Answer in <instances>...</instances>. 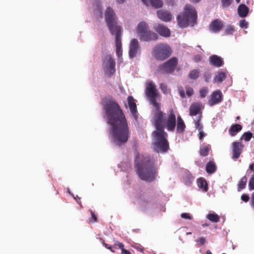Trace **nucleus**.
Wrapping results in <instances>:
<instances>
[{"label": "nucleus", "instance_id": "nucleus-1", "mask_svg": "<svg viewBox=\"0 0 254 254\" xmlns=\"http://www.w3.org/2000/svg\"><path fill=\"white\" fill-rule=\"evenodd\" d=\"M103 109L107 123L111 126V133L113 141L118 146L126 143L129 136V130L125 115L120 106L113 99L106 101Z\"/></svg>", "mask_w": 254, "mask_h": 254}, {"label": "nucleus", "instance_id": "nucleus-2", "mask_svg": "<svg viewBox=\"0 0 254 254\" xmlns=\"http://www.w3.org/2000/svg\"><path fill=\"white\" fill-rule=\"evenodd\" d=\"M153 107L152 120L156 128L152 132L154 149L158 153H165L168 150L169 144L167 139L168 134L164 129L166 127L167 130L173 131L176 127V118L173 110L170 111L167 118L165 113L161 110L160 104Z\"/></svg>", "mask_w": 254, "mask_h": 254}, {"label": "nucleus", "instance_id": "nucleus-3", "mask_svg": "<svg viewBox=\"0 0 254 254\" xmlns=\"http://www.w3.org/2000/svg\"><path fill=\"white\" fill-rule=\"evenodd\" d=\"M105 20L112 35L115 36L116 53L120 58L122 55V35L123 30L121 26L118 25L117 16L114 10L108 7L105 11Z\"/></svg>", "mask_w": 254, "mask_h": 254}, {"label": "nucleus", "instance_id": "nucleus-4", "mask_svg": "<svg viewBox=\"0 0 254 254\" xmlns=\"http://www.w3.org/2000/svg\"><path fill=\"white\" fill-rule=\"evenodd\" d=\"M138 159H135V167L139 178L147 182L154 181L157 173L154 161L149 156L142 155L140 161Z\"/></svg>", "mask_w": 254, "mask_h": 254}, {"label": "nucleus", "instance_id": "nucleus-5", "mask_svg": "<svg viewBox=\"0 0 254 254\" xmlns=\"http://www.w3.org/2000/svg\"><path fill=\"white\" fill-rule=\"evenodd\" d=\"M197 12L193 6L190 4H186L184 7V11L177 16V20L179 26L186 28L190 24L192 26L196 22Z\"/></svg>", "mask_w": 254, "mask_h": 254}, {"label": "nucleus", "instance_id": "nucleus-6", "mask_svg": "<svg viewBox=\"0 0 254 254\" xmlns=\"http://www.w3.org/2000/svg\"><path fill=\"white\" fill-rule=\"evenodd\" d=\"M136 32L140 40L145 42L156 41L158 39L157 34L152 32L147 23L144 21H141L138 24Z\"/></svg>", "mask_w": 254, "mask_h": 254}, {"label": "nucleus", "instance_id": "nucleus-7", "mask_svg": "<svg viewBox=\"0 0 254 254\" xmlns=\"http://www.w3.org/2000/svg\"><path fill=\"white\" fill-rule=\"evenodd\" d=\"M172 53L171 48L167 44L159 43L156 45L152 51L154 58L159 61H164L170 57Z\"/></svg>", "mask_w": 254, "mask_h": 254}, {"label": "nucleus", "instance_id": "nucleus-8", "mask_svg": "<svg viewBox=\"0 0 254 254\" xmlns=\"http://www.w3.org/2000/svg\"><path fill=\"white\" fill-rule=\"evenodd\" d=\"M178 63L177 58L174 57L168 60L166 62L160 64L157 68L158 72L163 74H171L175 70Z\"/></svg>", "mask_w": 254, "mask_h": 254}, {"label": "nucleus", "instance_id": "nucleus-9", "mask_svg": "<svg viewBox=\"0 0 254 254\" xmlns=\"http://www.w3.org/2000/svg\"><path fill=\"white\" fill-rule=\"evenodd\" d=\"M145 95L149 100L150 103L152 106L159 104L156 101V98L159 96V93L156 88V85L152 81H149L146 85L145 90Z\"/></svg>", "mask_w": 254, "mask_h": 254}, {"label": "nucleus", "instance_id": "nucleus-10", "mask_svg": "<svg viewBox=\"0 0 254 254\" xmlns=\"http://www.w3.org/2000/svg\"><path fill=\"white\" fill-rule=\"evenodd\" d=\"M103 66L105 72L111 76L115 72V62L114 60L110 55H107L105 57L103 61Z\"/></svg>", "mask_w": 254, "mask_h": 254}, {"label": "nucleus", "instance_id": "nucleus-11", "mask_svg": "<svg viewBox=\"0 0 254 254\" xmlns=\"http://www.w3.org/2000/svg\"><path fill=\"white\" fill-rule=\"evenodd\" d=\"M154 29L156 32L162 37L167 38L171 35L170 29L163 24H158L154 27Z\"/></svg>", "mask_w": 254, "mask_h": 254}, {"label": "nucleus", "instance_id": "nucleus-12", "mask_svg": "<svg viewBox=\"0 0 254 254\" xmlns=\"http://www.w3.org/2000/svg\"><path fill=\"white\" fill-rule=\"evenodd\" d=\"M222 100V94L220 91H214L211 95V98L208 101V104L210 106L217 104Z\"/></svg>", "mask_w": 254, "mask_h": 254}, {"label": "nucleus", "instance_id": "nucleus-13", "mask_svg": "<svg viewBox=\"0 0 254 254\" xmlns=\"http://www.w3.org/2000/svg\"><path fill=\"white\" fill-rule=\"evenodd\" d=\"M244 147V145L239 142H234L232 143V151H233V156L232 158L233 159H238L242 152L243 148Z\"/></svg>", "mask_w": 254, "mask_h": 254}, {"label": "nucleus", "instance_id": "nucleus-14", "mask_svg": "<svg viewBox=\"0 0 254 254\" xmlns=\"http://www.w3.org/2000/svg\"><path fill=\"white\" fill-rule=\"evenodd\" d=\"M139 48L138 42L136 39H132L130 43L129 56L131 59L134 58Z\"/></svg>", "mask_w": 254, "mask_h": 254}, {"label": "nucleus", "instance_id": "nucleus-15", "mask_svg": "<svg viewBox=\"0 0 254 254\" xmlns=\"http://www.w3.org/2000/svg\"><path fill=\"white\" fill-rule=\"evenodd\" d=\"M223 26L224 24L222 21L216 19L211 22L209 26V30L213 32L217 33L222 29Z\"/></svg>", "mask_w": 254, "mask_h": 254}, {"label": "nucleus", "instance_id": "nucleus-16", "mask_svg": "<svg viewBox=\"0 0 254 254\" xmlns=\"http://www.w3.org/2000/svg\"><path fill=\"white\" fill-rule=\"evenodd\" d=\"M158 17L164 22H169L172 20V15L167 10H159L157 11Z\"/></svg>", "mask_w": 254, "mask_h": 254}, {"label": "nucleus", "instance_id": "nucleus-17", "mask_svg": "<svg viewBox=\"0 0 254 254\" xmlns=\"http://www.w3.org/2000/svg\"><path fill=\"white\" fill-rule=\"evenodd\" d=\"M209 62L211 65L218 67L224 64L222 58L216 55H212L209 57Z\"/></svg>", "mask_w": 254, "mask_h": 254}, {"label": "nucleus", "instance_id": "nucleus-18", "mask_svg": "<svg viewBox=\"0 0 254 254\" xmlns=\"http://www.w3.org/2000/svg\"><path fill=\"white\" fill-rule=\"evenodd\" d=\"M201 108V104L199 103H192L190 107V115L191 116H193L199 114Z\"/></svg>", "mask_w": 254, "mask_h": 254}, {"label": "nucleus", "instance_id": "nucleus-19", "mask_svg": "<svg viewBox=\"0 0 254 254\" xmlns=\"http://www.w3.org/2000/svg\"><path fill=\"white\" fill-rule=\"evenodd\" d=\"M249 11V7L245 4H240L238 8V13L241 17H246Z\"/></svg>", "mask_w": 254, "mask_h": 254}, {"label": "nucleus", "instance_id": "nucleus-20", "mask_svg": "<svg viewBox=\"0 0 254 254\" xmlns=\"http://www.w3.org/2000/svg\"><path fill=\"white\" fill-rule=\"evenodd\" d=\"M127 102L130 112L132 115H135L137 112V108L133 97L131 96H128L127 98Z\"/></svg>", "mask_w": 254, "mask_h": 254}, {"label": "nucleus", "instance_id": "nucleus-21", "mask_svg": "<svg viewBox=\"0 0 254 254\" xmlns=\"http://www.w3.org/2000/svg\"><path fill=\"white\" fill-rule=\"evenodd\" d=\"M176 126H177V131L178 132L182 133L184 131L186 125L181 116L177 117V123Z\"/></svg>", "mask_w": 254, "mask_h": 254}, {"label": "nucleus", "instance_id": "nucleus-22", "mask_svg": "<svg viewBox=\"0 0 254 254\" xmlns=\"http://www.w3.org/2000/svg\"><path fill=\"white\" fill-rule=\"evenodd\" d=\"M242 129V127L241 125L240 124H234L231 126L229 129V132L231 136H233L236 135Z\"/></svg>", "mask_w": 254, "mask_h": 254}, {"label": "nucleus", "instance_id": "nucleus-23", "mask_svg": "<svg viewBox=\"0 0 254 254\" xmlns=\"http://www.w3.org/2000/svg\"><path fill=\"white\" fill-rule=\"evenodd\" d=\"M227 72L225 71H218L215 75L214 80L215 82L221 83L226 77Z\"/></svg>", "mask_w": 254, "mask_h": 254}, {"label": "nucleus", "instance_id": "nucleus-24", "mask_svg": "<svg viewBox=\"0 0 254 254\" xmlns=\"http://www.w3.org/2000/svg\"><path fill=\"white\" fill-rule=\"evenodd\" d=\"M197 185L203 191L206 192L208 190V185L206 180L200 178L197 180Z\"/></svg>", "mask_w": 254, "mask_h": 254}, {"label": "nucleus", "instance_id": "nucleus-25", "mask_svg": "<svg viewBox=\"0 0 254 254\" xmlns=\"http://www.w3.org/2000/svg\"><path fill=\"white\" fill-rule=\"evenodd\" d=\"M210 149L211 146L209 144H203L199 150L200 155L201 156H207Z\"/></svg>", "mask_w": 254, "mask_h": 254}, {"label": "nucleus", "instance_id": "nucleus-26", "mask_svg": "<svg viewBox=\"0 0 254 254\" xmlns=\"http://www.w3.org/2000/svg\"><path fill=\"white\" fill-rule=\"evenodd\" d=\"M216 170V166L214 162L209 161L206 165V171L208 174H212Z\"/></svg>", "mask_w": 254, "mask_h": 254}, {"label": "nucleus", "instance_id": "nucleus-27", "mask_svg": "<svg viewBox=\"0 0 254 254\" xmlns=\"http://www.w3.org/2000/svg\"><path fill=\"white\" fill-rule=\"evenodd\" d=\"M140 205L142 207H145L151 203L152 199L149 197H145L144 196H140Z\"/></svg>", "mask_w": 254, "mask_h": 254}, {"label": "nucleus", "instance_id": "nucleus-28", "mask_svg": "<svg viewBox=\"0 0 254 254\" xmlns=\"http://www.w3.org/2000/svg\"><path fill=\"white\" fill-rule=\"evenodd\" d=\"M206 218L210 221L214 223L218 222L220 220L219 215L215 213H208L206 216Z\"/></svg>", "mask_w": 254, "mask_h": 254}, {"label": "nucleus", "instance_id": "nucleus-29", "mask_svg": "<svg viewBox=\"0 0 254 254\" xmlns=\"http://www.w3.org/2000/svg\"><path fill=\"white\" fill-rule=\"evenodd\" d=\"M247 182V178L246 176H244L239 182L238 185V190L239 191L245 188Z\"/></svg>", "mask_w": 254, "mask_h": 254}, {"label": "nucleus", "instance_id": "nucleus-30", "mask_svg": "<svg viewBox=\"0 0 254 254\" xmlns=\"http://www.w3.org/2000/svg\"><path fill=\"white\" fill-rule=\"evenodd\" d=\"M149 1L151 6L156 8L161 7L163 4L162 0H149Z\"/></svg>", "mask_w": 254, "mask_h": 254}, {"label": "nucleus", "instance_id": "nucleus-31", "mask_svg": "<svg viewBox=\"0 0 254 254\" xmlns=\"http://www.w3.org/2000/svg\"><path fill=\"white\" fill-rule=\"evenodd\" d=\"M199 73V72L198 70L193 69L190 72L189 77L192 79H195L198 77Z\"/></svg>", "mask_w": 254, "mask_h": 254}, {"label": "nucleus", "instance_id": "nucleus-32", "mask_svg": "<svg viewBox=\"0 0 254 254\" xmlns=\"http://www.w3.org/2000/svg\"><path fill=\"white\" fill-rule=\"evenodd\" d=\"M253 136V134L250 131L245 132L242 135L241 139H243L246 141H249L250 140Z\"/></svg>", "mask_w": 254, "mask_h": 254}, {"label": "nucleus", "instance_id": "nucleus-33", "mask_svg": "<svg viewBox=\"0 0 254 254\" xmlns=\"http://www.w3.org/2000/svg\"><path fill=\"white\" fill-rule=\"evenodd\" d=\"M233 2V0H221V5L223 8L229 7Z\"/></svg>", "mask_w": 254, "mask_h": 254}, {"label": "nucleus", "instance_id": "nucleus-34", "mask_svg": "<svg viewBox=\"0 0 254 254\" xmlns=\"http://www.w3.org/2000/svg\"><path fill=\"white\" fill-rule=\"evenodd\" d=\"M234 31V28L231 25H229L227 26L225 30V34L226 35L232 34Z\"/></svg>", "mask_w": 254, "mask_h": 254}, {"label": "nucleus", "instance_id": "nucleus-35", "mask_svg": "<svg viewBox=\"0 0 254 254\" xmlns=\"http://www.w3.org/2000/svg\"><path fill=\"white\" fill-rule=\"evenodd\" d=\"M90 212L91 215V218L89 219V221L92 223L97 222V216L96 215L95 212L92 210H90Z\"/></svg>", "mask_w": 254, "mask_h": 254}, {"label": "nucleus", "instance_id": "nucleus-36", "mask_svg": "<svg viewBox=\"0 0 254 254\" xmlns=\"http://www.w3.org/2000/svg\"><path fill=\"white\" fill-rule=\"evenodd\" d=\"M160 88L164 94H166L169 92V89H168L167 85L164 83H161L160 84Z\"/></svg>", "mask_w": 254, "mask_h": 254}, {"label": "nucleus", "instance_id": "nucleus-37", "mask_svg": "<svg viewBox=\"0 0 254 254\" xmlns=\"http://www.w3.org/2000/svg\"><path fill=\"white\" fill-rule=\"evenodd\" d=\"M249 23L245 19H242L239 21V26L242 28L247 29Z\"/></svg>", "mask_w": 254, "mask_h": 254}, {"label": "nucleus", "instance_id": "nucleus-38", "mask_svg": "<svg viewBox=\"0 0 254 254\" xmlns=\"http://www.w3.org/2000/svg\"><path fill=\"white\" fill-rule=\"evenodd\" d=\"M201 119V116H200L198 117V119L195 121V125L196 127V128L198 129V130H201L203 127V126L202 125L200 124V121Z\"/></svg>", "mask_w": 254, "mask_h": 254}, {"label": "nucleus", "instance_id": "nucleus-39", "mask_svg": "<svg viewBox=\"0 0 254 254\" xmlns=\"http://www.w3.org/2000/svg\"><path fill=\"white\" fill-rule=\"evenodd\" d=\"M185 88L186 90V94L188 97H190L191 95H192L193 94V90L192 88L189 86H186Z\"/></svg>", "mask_w": 254, "mask_h": 254}, {"label": "nucleus", "instance_id": "nucleus-40", "mask_svg": "<svg viewBox=\"0 0 254 254\" xmlns=\"http://www.w3.org/2000/svg\"><path fill=\"white\" fill-rule=\"evenodd\" d=\"M195 241L198 246H201L205 243L206 240L204 238L201 237L197 239Z\"/></svg>", "mask_w": 254, "mask_h": 254}, {"label": "nucleus", "instance_id": "nucleus-41", "mask_svg": "<svg viewBox=\"0 0 254 254\" xmlns=\"http://www.w3.org/2000/svg\"><path fill=\"white\" fill-rule=\"evenodd\" d=\"M249 188L250 190H254V175L252 176L249 181Z\"/></svg>", "mask_w": 254, "mask_h": 254}, {"label": "nucleus", "instance_id": "nucleus-42", "mask_svg": "<svg viewBox=\"0 0 254 254\" xmlns=\"http://www.w3.org/2000/svg\"><path fill=\"white\" fill-rule=\"evenodd\" d=\"M199 93L200 97L204 98L207 94V90L206 88H202L200 90Z\"/></svg>", "mask_w": 254, "mask_h": 254}, {"label": "nucleus", "instance_id": "nucleus-43", "mask_svg": "<svg viewBox=\"0 0 254 254\" xmlns=\"http://www.w3.org/2000/svg\"><path fill=\"white\" fill-rule=\"evenodd\" d=\"M94 13L96 15H98L100 17L102 16V9L100 6H97V9L95 10Z\"/></svg>", "mask_w": 254, "mask_h": 254}, {"label": "nucleus", "instance_id": "nucleus-44", "mask_svg": "<svg viewBox=\"0 0 254 254\" xmlns=\"http://www.w3.org/2000/svg\"><path fill=\"white\" fill-rule=\"evenodd\" d=\"M124 247V245L123 243H120L119 242H116L113 246V248H119L121 249Z\"/></svg>", "mask_w": 254, "mask_h": 254}, {"label": "nucleus", "instance_id": "nucleus-45", "mask_svg": "<svg viewBox=\"0 0 254 254\" xmlns=\"http://www.w3.org/2000/svg\"><path fill=\"white\" fill-rule=\"evenodd\" d=\"M249 199V196L247 194H242L241 196V199L245 202H248Z\"/></svg>", "mask_w": 254, "mask_h": 254}, {"label": "nucleus", "instance_id": "nucleus-46", "mask_svg": "<svg viewBox=\"0 0 254 254\" xmlns=\"http://www.w3.org/2000/svg\"><path fill=\"white\" fill-rule=\"evenodd\" d=\"M181 217L184 219H191V216L187 213H183L181 214Z\"/></svg>", "mask_w": 254, "mask_h": 254}, {"label": "nucleus", "instance_id": "nucleus-47", "mask_svg": "<svg viewBox=\"0 0 254 254\" xmlns=\"http://www.w3.org/2000/svg\"><path fill=\"white\" fill-rule=\"evenodd\" d=\"M179 91L180 95L182 98H184L186 97L185 91L183 88H179Z\"/></svg>", "mask_w": 254, "mask_h": 254}, {"label": "nucleus", "instance_id": "nucleus-48", "mask_svg": "<svg viewBox=\"0 0 254 254\" xmlns=\"http://www.w3.org/2000/svg\"><path fill=\"white\" fill-rule=\"evenodd\" d=\"M199 139L200 140H202L203 137L205 136V133L201 130H199Z\"/></svg>", "mask_w": 254, "mask_h": 254}, {"label": "nucleus", "instance_id": "nucleus-49", "mask_svg": "<svg viewBox=\"0 0 254 254\" xmlns=\"http://www.w3.org/2000/svg\"><path fill=\"white\" fill-rule=\"evenodd\" d=\"M121 250L122 254H131L128 250L125 249L124 247H123Z\"/></svg>", "mask_w": 254, "mask_h": 254}, {"label": "nucleus", "instance_id": "nucleus-50", "mask_svg": "<svg viewBox=\"0 0 254 254\" xmlns=\"http://www.w3.org/2000/svg\"><path fill=\"white\" fill-rule=\"evenodd\" d=\"M204 76L205 77V81L206 82H208L210 80V75L209 73H205V75H204Z\"/></svg>", "mask_w": 254, "mask_h": 254}, {"label": "nucleus", "instance_id": "nucleus-51", "mask_svg": "<svg viewBox=\"0 0 254 254\" xmlns=\"http://www.w3.org/2000/svg\"><path fill=\"white\" fill-rule=\"evenodd\" d=\"M251 204L252 207H254V192L252 193Z\"/></svg>", "mask_w": 254, "mask_h": 254}, {"label": "nucleus", "instance_id": "nucleus-52", "mask_svg": "<svg viewBox=\"0 0 254 254\" xmlns=\"http://www.w3.org/2000/svg\"><path fill=\"white\" fill-rule=\"evenodd\" d=\"M249 168L251 170L253 171L254 172V163L251 164L250 165Z\"/></svg>", "mask_w": 254, "mask_h": 254}, {"label": "nucleus", "instance_id": "nucleus-53", "mask_svg": "<svg viewBox=\"0 0 254 254\" xmlns=\"http://www.w3.org/2000/svg\"><path fill=\"white\" fill-rule=\"evenodd\" d=\"M77 203L81 205V201H80V198L77 196V198H75Z\"/></svg>", "mask_w": 254, "mask_h": 254}, {"label": "nucleus", "instance_id": "nucleus-54", "mask_svg": "<svg viewBox=\"0 0 254 254\" xmlns=\"http://www.w3.org/2000/svg\"><path fill=\"white\" fill-rule=\"evenodd\" d=\"M113 247H111V246H109V247H107V249H109L113 253H114L115 252V250L113 249Z\"/></svg>", "mask_w": 254, "mask_h": 254}, {"label": "nucleus", "instance_id": "nucleus-55", "mask_svg": "<svg viewBox=\"0 0 254 254\" xmlns=\"http://www.w3.org/2000/svg\"><path fill=\"white\" fill-rule=\"evenodd\" d=\"M113 247H111V246H109V247H107V249H109L113 253H114L115 252V250L113 249Z\"/></svg>", "mask_w": 254, "mask_h": 254}, {"label": "nucleus", "instance_id": "nucleus-56", "mask_svg": "<svg viewBox=\"0 0 254 254\" xmlns=\"http://www.w3.org/2000/svg\"><path fill=\"white\" fill-rule=\"evenodd\" d=\"M141 0L143 2V3H144V4H145V5L147 6L148 5V1L147 0Z\"/></svg>", "mask_w": 254, "mask_h": 254}, {"label": "nucleus", "instance_id": "nucleus-57", "mask_svg": "<svg viewBox=\"0 0 254 254\" xmlns=\"http://www.w3.org/2000/svg\"><path fill=\"white\" fill-rule=\"evenodd\" d=\"M117 1L119 3H123L125 0H117Z\"/></svg>", "mask_w": 254, "mask_h": 254}, {"label": "nucleus", "instance_id": "nucleus-58", "mask_svg": "<svg viewBox=\"0 0 254 254\" xmlns=\"http://www.w3.org/2000/svg\"><path fill=\"white\" fill-rule=\"evenodd\" d=\"M104 246L107 249V247H109V246H110V245L106 244L104 242L103 243Z\"/></svg>", "mask_w": 254, "mask_h": 254}, {"label": "nucleus", "instance_id": "nucleus-59", "mask_svg": "<svg viewBox=\"0 0 254 254\" xmlns=\"http://www.w3.org/2000/svg\"><path fill=\"white\" fill-rule=\"evenodd\" d=\"M206 254H212V253L209 250H207L206 252Z\"/></svg>", "mask_w": 254, "mask_h": 254}, {"label": "nucleus", "instance_id": "nucleus-60", "mask_svg": "<svg viewBox=\"0 0 254 254\" xmlns=\"http://www.w3.org/2000/svg\"><path fill=\"white\" fill-rule=\"evenodd\" d=\"M194 2H198L200 0H190Z\"/></svg>", "mask_w": 254, "mask_h": 254}, {"label": "nucleus", "instance_id": "nucleus-61", "mask_svg": "<svg viewBox=\"0 0 254 254\" xmlns=\"http://www.w3.org/2000/svg\"><path fill=\"white\" fill-rule=\"evenodd\" d=\"M202 227H206V226H208V225L207 224H206V223H205V224H203L202 225Z\"/></svg>", "mask_w": 254, "mask_h": 254}, {"label": "nucleus", "instance_id": "nucleus-62", "mask_svg": "<svg viewBox=\"0 0 254 254\" xmlns=\"http://www.w3.org/2000/svg\"><path fill=\"white\" fill-rule=\"evenodd\" d=\"M240 0H236V1L237 2V3H238L240 2Z\"/></svg>", "mask_w": 254, "mask_h": 254}, {"label": "nucleus", "instance_id": "nucleus-63", "mask_svg": "<svg viewBox=\"0 0 254 254\" xmlns=\"http://www.w3.org/2000/svg\"><path fill=\"white\" fill-rule=\"evenodd\" d=\"M236 119H237V120H239V119H240V117H239V116L237 117H236Z\"/></svg>", "mask_w": 254, "mask_h": 254}]
</instances>
